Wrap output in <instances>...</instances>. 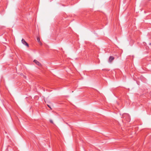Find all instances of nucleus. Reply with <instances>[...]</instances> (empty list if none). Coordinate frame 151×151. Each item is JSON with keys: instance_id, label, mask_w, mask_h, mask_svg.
I'll use <instances>...</instances> for the list:
<instances>
[{"instance_id": "nucleus-9", "label": "nucleus", "mask_w": 151, "mask_h": 151, "mask_svg": "<svg viewBox=\"0 0 151 151\" xmlns=\"http://www.w3.org/2000/svg\"><path fill=\"white\" fill-rule=\"evenodd\" d=\"M126 115H127V116H129V115H128V114H126Z\"/></svg>"}, {"instance_id": "nucleus-6", "label": "nucleus", "mask_w": 151, "mask_h": 151, "mask_svg": "<svg viewBox=\"0 0 151 151\" xmlns=\"http://www.w3.org/2000/svg\"><path fill=\"white\" fill-rule=\"evenodd\" d=\"M50 122L51 123H53V121H52V120H50Z\"/></svg>"}, {"instance_id": "nucleus-3", "label": "nucleus", "mask_w": 151, "mask_h": 151, "mask_svg": "<svg viewBox=\"0 0 151 151\" xmlns=\"http://www.w3.org/2000/svg\"><path fill=\"white\" fill-rule=\"evenodd\" d=\"M34 62L36 64H37L39 66H41V64L37 60H34Z\"/></svg>"}, {"instance_id": "nucleus-7", "label": "nucleus", "mask_w": 151, "mask_h": 151, "mask_svg": "<svg viewBox=\"0 0 151 151\" xmlns=\"http://www.w3.org/2000/svg\"><path fill=\"white\" fill-rule=\"evenodd\" d=\"M47 105V106H48V107H49L50 108V109H52L51 108V107H50V106L49 105Z\"/></svg>"}, {"instance_id": "nucleus-8", "label": "nucleus", "mask_w": 151, "mask_h": 151, "mask_svg": "<svg viewBox=\"0 0 151 151\" xmlns=\"http://www.w3.org/2000/svg\"><path fill=\"white\" fill-rule=\"evenodd\" d=\"M24 77L25 78H26V76H24Z\"/></svg>"}, {"instance_id": "nucleus-5", "label": "nucleus", "mask_w": 151, "mask_h": 151, "mask_svg": "<svg viewBox=\"0 0 151 151\" xmlns=\"http://www.w3.org/2000/svg\"><path fill=\"white\" fill-rule=\"evenodd\" d=\"M38 43H39V44H40V45H42V42H41L40 41H39L38 42Z\"/></svg>"}, {"instance_id": "nucleus-2", "label": "nucleus", "mask_w": 151, "mask_h": 151, "mask_svg": "<svg viewBox=\"0 0 151 151\" xmlns=\"http://www.w3.org/2000/svg\"><path fill=\"white\" fill-rule=\"evenodd\" d=\"M114 59V57L112 56H110L109 58V62L110 63H111Z\"/></svg>"}, {"instance_id": "nucleus-4", "label": "nucleus", "mask_w": 151, "mask_h": 151, "mask_svg": "<svg viewBox=\"0 0 151 151\" xmlns=\"http://www.w3.org/2000/svg\"><path fill=\"white\" fill-rule=\"evenodd\" d=\"M37 41H38V42L40 41L39 37H37Z\"/></svg>"}, {"instance_id": "nucleus-1", "label": "nucleus", "mask_w": 151, "mask_h": 151, "mask_svg": "<svg viewBox=\"0 0 151 151\" xmlns=\"http://www.w3.org/2000/svg\"><path fill=\"white\" fill-rule=\"evenodd\" d=\"M22 42L23 44L24 45L27 47H29V45L25 41V40L24 39H22Z\"/></svg>"}]
</instances>
